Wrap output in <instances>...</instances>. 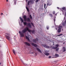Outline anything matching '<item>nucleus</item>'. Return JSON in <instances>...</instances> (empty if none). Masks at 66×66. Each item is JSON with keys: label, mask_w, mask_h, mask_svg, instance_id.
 <instances>
[{"label": "nucleus", "mask_w": 66, "mask_h": 66, "mask_svg": "<svg viewBox=\"0 0 66 66\" xmlns=\"http://www.w3.org/2000/svg\"><path fill=\"white\" fill-rule=\"evenodd\" d=\"M27 31L29 32H31V30L29 29V28L27 27L25 28L22 31V32L20 31H19V33L20 34L21 37H24V33H25L26 32H27Z\"/></svg>", "instance_id": "f257e3e1"}, {"label": "nucleus", "mask_w": 66, "mask_h": 66, "mask_svg": "<svg viewBox=\"0 0 66 66\" xmlns=\"http://www.w3.org/2000/svg\"><path fill=\"white\" fill-rule=\"evenodd\" d=\"M23 18H24V21H27L28 22H30V19L29 18H27V16L26 15H24L23 17Z\"/></svg>", "instance_id": "f03ea898"}, {"label": "nucleus", "mask_w": 66, "mask_h": 66, "mask_svg": "<svg viewBox=\"0 0 66 66\" xmlns=\"http://www.w3.org/2000/svg\"><path fill=\"white\" fill-rule=\"evenodd\" d=\"M5 37L6 39H7L8 40H10V34L8 33H6V34L5 35Z\"/></svg>", "instance_id": "7ed1b4c3"}, {"label": "nucleus", "mask_w": 66, "mask_h": 66, "mask_svg": "<svg viewBox=\"0 0 66 66\" xmlns=\"http://www.w3.org/2000/svg\"><path fill=\"white\" fill-rule=\"evenodd\" d=\"M63 27L61 26H60L59 27V29H58L57 32L58 33H60L61 31V29H62Z\"/></svg>", "instance_id": "20e7f679"}, {"label": "nucleus", "mask_w": 66, "mask_h": 66, "mask_svg": "<svg viewBox=\"0 0 66 66\" xmlns=\"http://www.w3.org/2000/svg\"><path fill=\"white\" fill-rule=\"evenodd\" d=\"M42 46L47 49H49L50 48V46L46 45V44H42Z\"/></svg>", "instance_id": "39448f33"}, {"label": "nucleus", "mask_w": 66, "mask_h": 66, "mask_svg": "<svg viewBox=\"0 0 66 66\" xmlns=\"http://www.w3.org/2000/svg\"><path fill=\"white\" fill-rule=\"evenodd\" d=\"M20 18L22 22H23L24 25L25 26H26V25H27V22H23V19H22L21 18V17H20Z\"/></svg>", "instance_id": "423d86ee"}, {"label": "nucleus", "mask_w": 66, "mask_h": 66, "mask_svg": "<svg viewBox=\"0 0 66 66\" xmlns=\"http://www.w3.org/2000/svg\"><path fill=\"white\" fill-rule=\"evenodd\" d=\"M38 41V39L37 38H36L35 39H33V42L34 43H37Z\"/></svg>", "instance_id": "0eeeda50"}, {"label": "nucleus", "mask_w": 66, "mask_h": 66, "mask_svg": "<svg viewBox=\"0 0 66 66\" xmlns=\"http://www.w3.org/2000/svg\"><path fill=\"white\" fill-rule=\"evenodd\" d=\"M52 4L51 2H48L46 4L47 6H50Z\"/></svg>", "instance_id": "6e6552de"}, {"label": "nucleus", "mask_w": 66, "mask_h": 66, "mask_svg": "<svg viewBox=\"0 0 66 66\" xmlns=\"http://www.w3.org/2000/svg\"><path fill=\"white\" fill-rule=\"evenodd\" d=\"M24 43L25 45H27V46H30V44L27 42H25Z\"/></svg>", "instance_id": "1a4fd4ad"}, {"label": "nucleus", "mask_w": 66, "mask_h": 66, "mask_svg": "<svg viewBox=\"0 0 66 66\" xmlns=\"http://www.w3.org/2000/svg\"><path fill=\"white\" fill-rule=\"evenodd\" d=\"M28 26L30 28H32V26H31V23H29L28 24Z\"/></svg>", "instance_id": "9d476101"}, {"label": "nucleus", "mask_w": 66, "mask_h": 66, "mask_svg": "<svg viewBox=\"0 0 66 66\" xmlns=\"http://www.w3.org/2000/svg\"><path fill=\"white\" fill-rule=\"evenodd\" d=\"M44 54L45 55H47V56H48V55H49V53H48L45 52H44Z\"/></svg>", "instance_id": "9b49d317"}, {"label": "nucleus", "mask_w": 66, "mask_h": 66, "mask_svg": "<svg viewBox=\"0 0 66 66\" xmlns=\"http://www.w3.org/2000/svg\"><path fill=\"white\" fill-rule=\"evenodd\" d=\"M31 45L32 46H34L35 47H37V45L35 44H34L33 43H31Z\"/></svg>", "instance_id": "f8f14e48"}, {"label": "nucleus", "mask_w": 66, "mask_h": 66, "mask_svg": "<svg viewBox=\"0 0 66 66\" xmlns=\"http://www.w3.org/2000/svg\"><path fill=\"white\" fill-rule=\"evenodd\" d=\"M36 49H37V50H38V51H39V52H40V53H42V51H41V50H40V49H39V48H38L37 47L36 48Z\"/></svg>", "instance_id": "ddd939ff"}, {"label": "nucleus", "mask_w": 66, "mask_h": 66, "mask_svg": "<svg viewBox=\"0 0 66 66\" xmlns=\"http://www.w3.org/2000/svg\"><path fill=\"white\" fill-rule=\"evenodd\" d=\"M17 1V0H14L13 1V2H14V4L16 5V2Z\"/></svg>", "instance_id": "4468645a"}, {"label": "nucleus", "mask_w": 66, "mask_h": 66, "mask_svg": "<svg viewBox=\"0 0 66 66\" xmlns=\"http://www.w3.org/2000/svg\"><path fill=\"white\" fill-rule=\"evenodd\" d=\"M25 36L26 39H27L28 41H29V40H30V39H29V37H28V36Z\"/></svg>", "instance_id": "2eb2a0df"}, {"label": "nucleus", "mask_w": 66, "mask_h": 66, "mask_svg": "<svg viewBox=\"0 0 66 66\" xmlns=\"http://www.w3.org/2000/svg\"><path fill=\"white\" fill-rule=\"evenodd\" d=\"M32 2L31 1H29L28 2L27 5H29V3H31Z\"/></svg>", "instance_id": "dca6fc26"}, {"label": "nucleus", "mask_w": 66, "mask_h": 66, "mask_svg": "<svg viewBox=\"0 0 66 66\" xmlns=\"http://www.w3.org/2000/svg\"><path fill=\"white\" fill-rule=\"evenodd\" d=\"M26 9H27V11H28V12H29V9H28V7H27L26 6Z\"/></svg>", "instance_id": "f3484780"}, {"label": "nucleus", "mask_w": 66, "mask_h": 66, "mask_svg": "<svg viewBox=\"0 0 66 66\" xmlns=\"http://www.w3.org/2000/svg\"><path fill=\"white\" fill-rule=\"evenodd\" d=\"M55 56H56L55 57H59V55L57 54H56L55 55Z\"/></svg>", "instance_id": "a211bd4d"}, {"label": "nucleus", "mask_w": 66, "mask_h": 66, "mask_svg": "<svg viewBox=\"0 0 66 66\" xmlns=\"http://www.w3.org/2000/svg\"><path fill=\"white\" fill-rule=\"evenodd\" d=\"M12 51L13 53H14L15 54V55H16V53H15V51H14V50H13Z\"/></svg>", "instance_id": "6ab92c4d"}, {"label": "nucleus", "mask_w": 66, "mask_h": 66, "mask_svg": "<svg viewBox=\"0 0 66 66\" xmlns=\"http://www.w3.org/2000/svg\"><path fill=\"white\" fill-rule=\"evenodd\" d=\"M52 49H56V48L55 47L53 46L52 47Z\"/></svg>", "instance_id": "aec40b11"}, {"label": "nucleus", "mask_w": 66, "mask_h": 66, "mask_svg": "<svg viewBox=\"0 0 66 66\" xmlns=\"http://www.w3.org/2000/svg\"><path fill=\"white\" fill-rule=\"evenodd\" d=\"M63 52H65L66 51V50L65 49V48L64 47H63Z\"/></svg>", "instance_id": "412c9836"}, {"label": "nucleus", "mask_w": 66, "mask_h": 66, "mask_svg": "<svg viewBox=\"0 0 66 66\" xmlns=\"http://www.w3.org/2000/svg\"><path fill=\"white\" fill-rule=\"evenodd\" d=\"M31 24L32 26H33V27L34 28V27H35V26L34 25V24H33V23H31Z\"/></svg>", "instance_id": "4be33fe9"}, {"label": "nucleus", "mask_w": 66, "mask_h": 66, "mask_svg": "<svg viewBox=\"0 0 66 66\" xmlns=\"http://www.w3.org/2000/svg\"><path fill=\"white\" fill-rule=\"evenodd\" d=\"M59 48H58L56 49V51H58L59 50Z\"/></svg>", "instance_id": "5701e85b"}, {"label": "nucleus", "mask_w": 66, "mask_h": 66, "mask_svg": "<svg viewBox=\"0 0 66 66\" xmlns=\"http://www.w3.org/2000/svg\"><path fill=\"white\" fill-rule=\"evenodd\" d=\"M30 18L31 19H32V16L31 15H30Z\"/></svg>", "instance_id": "b1692460"}, {"label": "nucleus", "mask_w": 66, "mask_h": 66, "mask_svg": "<svg viewBox=\"0 0 66 66\" xmlns=\"http://www.w3.org/2000/svg\"><path fill=\"white\" fill-rule=\"evenodd\" d=\"M59 46V45L58 44H56V48H57Z\"/></svg>", "instance_id": "393cba45"}, {"label": "nucleus", "mask_w": 66, "mask_h": 66, "mask_svg": "<svg viewBox=\"0 0 66 66\" xmlns=\"http://www.w3.org/2000/svg\"><path fill=\"white\" fill-rule=\"evenodd\" d=\"M62 25L63 26H65V23L63 22L62 23Z\"/></svg>", "instance_id": "a878e982"}, {"label": "nucleus", "mask_w": 66, "mask_h": 66, "mask_svg": "<svg viewBox=\"0 0 66 66\" xmlns=\"http://www.w3.org/2000/svg\"><path fill=\"white\" fill-rule=\"evenodd\" d=\"M31 32L32 33H35V31L34 30H33L31 31Z\"/></svg>", "instance_id": "bb28decb"}, {"label": "nucleus", "mask_w": 66, "mask_h": 66, "mask_svg": "<svg viewBox=\"0 0 66 66\" xmlns=\"http://www.w3.org/2000/svg\"><path fill=\"white\" fill-rule=\"evenodd\" d=\"M49 15L51 17H52L53 16L52 14H50Z\"/></svg>", "instance_id": "cd10ccee"}, {"label": "nucleus", "mask_w": 66, "mask_h": 66, "mask_svg": "<svg viewBox=\"0 0 66 66\" xmlns=\"http://www.w3.org/2000/svg\"><path fill=\"white\" fill-rule=\"evenodd\" d=\"M63 34H61L59 35L56 36H61V35H62Z\"/></svg>", "instance_id": "c85d7f7f"}, {"label": "nucleus", "mask_w": 66, "mask_h": 66, "mask_svg": "<svg viewBox=\"0 0 66 66\" xmlns=\"http://www.w3.org/2000/svg\"><path fill=\"white\" fill-rule=\"evenodd\" d=\"M46 4H44V9H45L46 8Z\"/></svg>", "instance_id": "c756f323"}, {"label": "nucleus", "mask_w": 66, "mask_h": 66, "mask_svg": "<svg viewBox=\"0 0 66 66\" xmlns=\"http://www.w3.org/2000/svg\"><path fill=\"white\" fill-rule=\"evenodd\" d=\"M46 29L47 30H49V28L48 26H47L46 27Z\"/></svg>", "instance_id": "7c9ffc66"}, {"label": "nucleus", "mask_w": 66, "mask_h": 66, "mask_svg": "<svg viewBox=\"0 0 66 66\" xmlns=\"http://www.w3.org/2000/svg\"><path fill=\"white\" fill-rule=\"evenodd\" d=\"M62 10H65V7H63L62 8Z\"/></svg>", "instance_id": "2f4dec72"}, {"label": "nucleus", "mask_w": 66, "mask_h": 66, "mask_svg": "<svg viewBox=\"0 0 66 66\" xmlns=\"http://www.w3.org/2000/svg\"><path fill=\"white\" fill-rule=\"evenodd\" d=\"M38 1H39V0H36V2H38Z\"/></svg>", "instance_id": "473e14b6"}, {"label": "nucleus", "mask_w": 66, "mask_h": 66, "mask_svg": "<svg viewBox=\"0 0 66 66\" xmlns=\"http://www.w3.org/2000/svg\"><path fill=\"white\" fill-rule=\"evenodd\" d=\"M55 13V11H53V14H54Z\"/></svg>", "instance_id": "72a5a7b5"}, {"label": "nucleus", "mask_w": 66, "mask_h": 66, "mask_svg": "<svg viewBox=\"0 0 66 66\" xmlns=\"http://www.w3.org/2000/svg\"><path fill=\"white\" fill-rule=\"evenodd\" d=\"M51 57V56H50L48 57V59H50Z\"/></svg>", "instance_id": "f704fd0d"}, {"label": "nucleus", "mask_w": 66, "mask_h": 66, "mask_svg": "<svg viewBox=\"0 0 66 66\" xmlns=\"http://www.w3.org/2000/svg\"><path fill=\"white\" fill-rule=\"evenodd\" d=\"M25 1H26V2H28V0H25Z\"/></svg>", "instance_id": "c9c22d12"}, {"label": "nucleus", "mask_w": 66, "mask_h": 66, "mask_svg": "<svg viewBox=\"0 0 66 66\" xmlns=\"http://www.w3.org/2000/svg\"><path fill=\"white\" fill-rule=\"evenodd\" d=\"M65 23H66V20H65Z\"/></svg>", "instance_id": "e433bc0d"}, {"label": "nucleus", "mask_w": 66, "mask_h": 66, "mask_svg": "<svg viewBox=\"0 0 66 66\" xmlns=\"http://www.w3.org/2000/svg\"><path fill=\"white\" fill-rule=\"evenodd\" d=\"M54 22H55V19H54Z\"/></svg>", "instance_id": "4c0bfd02"}, {"label": "nucleus", "mask_w": 66, "mask_h": 66, "mask_svg": "<svg viewBox=\"0 0 66 66\" xmlns=\"http://www.w3.org/2000/svg\"><path fill=\"white\" fill-rule=\"evenodd\" d=\"M1 15H3V13H1Z\"/></svg>", "instance_id": "58836bf2"}, {"label": "nucleus", "mask_w": 66, "mask_h": 66, "mask_svg": "<svg viewBox=\"0 0 66 66\" xmlns=\"http://www.w3.org/2000/svg\"><path fill=\"white\" fill-rule=\"evenodd\" d=\"M25 65H26V66H27V64H25Z\"/></svg>", "instance_id": "ea45409f"}, {"label": "nucleus", "mask_w": 66, "mask_h": 66, "mask_svg": "<svg viewBox=\"0 0 66 66\" xmlns=\"http://www.w3.org/2000/svg\"><path fill=\"white\" fill-rule=\"evenodd\" d=\"M57 8L58 9H59V7H57Z\"/></svg>", "instance_id": "a19ab883"}, {"label": "nucleus", "mask_w": 66, "mask_h": 66, "mask_svg": "<svg viewBox=\"0 0 66 66\" xmlns=\"http://www.w3.org/2000/svg\"><path fill=\"white\" fill-rule=\"evenodd\" d=\"M31 53H32V54H33V53H33V52H32Z\"/></svg>", "instance_id": "79ce46f5"}, {"label": "nucleus", "mask_w": 66, "mask_h": 66, "mask_svg": "<svg viewBox=\"0 0 66 66\" xmlns=\"http://www.w3.org/2000/svg\"><path fill=\"white\" fill-rule=\"evenodd\" d=\"M6 2H8V0H6Z\"/></svg>", "instance_id": "37998d69"}, {"label": "nucleus", "mask_w": 66, "mask_h": 66, "mask_svg": "<svg viewBox=\"0 0 66 66\" xmlns=\"http://www.w3.org/2000/svg\"><path fill=\"white\" fill-rule=\"evenodd\" d=\"M55 29L56 30H57V28H55Z\"/></svg>", "instance_id": "c03bdc74"}, {"label": "nucleus", "mask_w": 66, "mask_h": 66, "mask_svg": "<svg viewBox=\"0 0 66 66\" xmlns=\"http://www.w3.org/2000/svg\"><path fill=\"white\" fill-rule=\"evenodd\" d=\"M65 44V43L64 42V43H63V44Z\"/></svg>", "instance_id": "a18cd8bd"}, {"label": "nucleus", "mask_w": 66, "mask_h": 66, "mask_svg": "<svg viewBox=\"0 0 66 66\" xmlns=\"http://www.w3.org/2000/svg\"><path fill=\"white\" fill-rule=\"evenodd\" d=\"M1 63H0V65H1Z\"/></svg>", "instance_id": "49530a36"}, {"label": "nucleus", "mask_w": 66, "mask_h": 66, "mask_svg": "<svg viewBox=\"0 0 66 66\" xmlns=\"http://www.w3.org/2000/svg\"><path fill=\"white\" fill-rule=\"evenodd\" d=\"M56 14H57V13L55 14V15H56Z\"/></svg>", "instance_id": "de8ad7c7"}, {"label": "nucleus", "mask_w": 66, "mask_h": 66, "mask_svg": "<svg viewBox=\"0 0 66 66\" xmlns=\"http://www.w3.org/2000/svg\"><path fill=\"white\" fill-rule=\"evenodd\" d=\"M35 54L36 55H37V54H36V53H35Z\"/></svg>", "instance_id": "09e8293b"}, {"label": "nucleus", "mask_w": 66, "mask_h": 66, "mask_svg": "<svg viewBox=\"0 0 66 66\" xmlns=\"http://www.w3.org/2000/svg\"><path fill=\"white\" fill-rule=\"evenodd\" d=\"M62 31H63V29H62Z\"/></svg>", "instance_id": "8fccbe9b"}, {"label": "nucleus", "mask_w": 66, "mask_h": 66, "mask_svg": "<svg viewBox=\"0 0 66 66\" xmlns=\"http://www.w3.org/2000/svg\"><path fill=\"white\" fill-rule=\"evenodd\" d=\"M6 15V16H7V14Z\"/></svg>", "instance_id": "3c124183"}]
</instances>
